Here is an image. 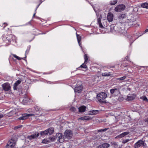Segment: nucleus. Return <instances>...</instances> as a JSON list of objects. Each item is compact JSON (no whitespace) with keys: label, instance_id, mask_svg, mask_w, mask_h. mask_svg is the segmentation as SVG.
<instances>
[{"label":"nucleus","instance_id":"nucleus-1","mask_svg":"<svg viewBox=\"0 0 148 148\" xmlns=\"http://www.w3.org/2000/svg\"><path fill=\"white\" fill-rule=\"evenodd\" d=\"M106 94L104 92H102L97 94V98L100 103H106V101L103 100H104L106 98Z\"/></svg>","mask_w":148,"mask_h":148},{"label":"nucleus","instance_id":"nucleus-2","mask_svg":"<svg viewBox=\"0 0 148 148\" xmlns=\"http://www.w3.org/2000/svg\"><path fill=\"white\" fill-rule=\"evenodd\" d=\"M64 136L65 138L68 139L71 138L73 136V132L70 130H66L64 133Z\"/></svg>","mask_w":148,"mask_h":148},{"label":"nucleus","instance_id":"nucleus-3","mask_svg":"<svg viewBox=\"0 0 148 148\" xmlns=\"http://www.w3.org/2000/svg\"><path fill=\"white\" fill-rule=\"evenodd\" d=\"M16 144V141L12 139L9 141L6 146V148H12L14 147Z\"/></svg>","mask_w":148,"mask_h":148},{"label":"nucleus","instance_id":"nucleus-4","mask_svg":"<svg viewBox=\"0 0 148 148\" xmlns=\"http://www.w3.org/2000/svg\"><path fill=\"white\" fill-rule=\"evenodd\" d=\"M125 8V6L124 5L122 4L119 5L115 8L114 10L116 12H120L124 10Z\"/></svg>","mask_w":148,"mask_h":148},{"label":"nucleus","instance_id":"nucleus-5","mask_svg":"<svg viewBox=\"0 0 148 148\" xmlns=\"http://www.w3.org/2000/svg\"><path fill=\"white\" fill-rule=\"evenodd\" d=\"M144 143L142 140H139L134 145L135 148H138L141 146H144Z\"/></svg>","mask_w":148,"mask_h":148},{"label":"nucleus","instance_id":"nucleus-6","mask_svg":"<svg viewBox=\"0 0 148 148\" xmlns=\"http://www.w3.org/2000/svg\"><path fill=\"white\" fill-rule=\"evenodd\" d=\"M35 114H22V116L18 119L23 120L27 119L29 116H34Z\"/></svg>","mask_w":148,"mask_h":148},{"label":"nucleus","instance_id":"nucleus-7","mask_svg":"<svg viewBox=\"0 0 148 148\" xmlns=\"http://www.w3.org/2000/svg\"><path fill=\"white\" fill-rule=\"evenodd\" d=\"M62 134L60 133H57L56 135V139L59 141L60 143H62L64 141V140L62 138Z\"/></svg>","mask_w":148,"mask_h":148},{"label":"nucleus","instance_id":"nucleus-8","mask_svg":"<svg viewBox=\"0 0 148 148\" xmlns=\"http://www.w3.org/2000/svg\"><path fill=\"white\" fill-rule=\"evenodd\" d=\"M82 85H77L75 88L74 90L75 93H79L82 90Z\"/></svg>","mask_w":148,"mask_h":148},{"label":"nucleus","instance_id":"nucleus-9","mask_svg":"<svg viewBox=\"0 0 148 148\" xmlns=\"http://www.w3.org/2000/svg\"><path fill=\"white\" fill-rule=\"evenodd\" d=\"M2 86L3 89L6 91L9 90L10 88V84L8 83H4L2 85Z\"/></svg>","mask_w":148,"mask_h":148},{"label":"nucleus","instance_id":"nucleus-10","mask_svg":"<svg viewBox=\"0 0 148 148\" xmlns=\"http://www.w3.org/2000/svg\"><path fill=\"white\" fill-rule=\"evenodd\" d=\"M110 93L114 95L117 96L119 95L120 92L118 88H114L110 90Z\"/></svg>","mask_w":148,"mask_h":148},{"label":"nucleus","instance_id":"nucleus-11","mask_svg":"<svg viewBox=\"0 0 148 148\" xmlns=\"http://www.w3.org/2000/svg\"><path fill=\"white\" fill-rule=\"evenodd\" d=\"M39 135V133L34 134L28 136L27 137V139L31 140L33 139L36 138Z\"/></svg>","mask_w":148,"mask_h":148},{"label":"nucleus","instance_id":"nucleus-12","mask_svg":"<svg viewBox=\"0 0 148 148\" xmlns=\"http://www.w3.org/2000/svg\"><path fill=\"white\" fill-rule=\"evenodd\" d=\"M113 14L112 13H108L107 16V18L108 21L109 22L112 21L113 20Z\"/></svg>","mask_w":148,"mask_h":148},{"label":"nucleus","instance_id":"nucleus-13","mask_svg":"<svg viewBox=\"0 0 148 148\" xmlns=\"http://www.w3.org/2000/svg\"><path fill=\"white\" fill-rule=\"evenodd\" d=\"M110 146L109 144L107 143H104L98 146L97 148H108Z\"/></svg>","mask_w":148,"mask_h":148},{"label":"nucleus","instance_id":"nucleus-14","mask_svg":"<svg viewBox=\"0 0 148 148\" xmlns=\"http://www.w3.org/2000/svg\"><path fill=\"white\" fill-rule=\"evenodd\" d=\"M15 39V36L12 35L10 34L6 37V39L9 42H11L12 40L14 41Z\"/></svg>","mask_w":148,"mask_h":148},{"label":"nucleus","instance_id":"nucleus-15","mask_svg":"<svg viewBox=\"0 0 148 148\" xmlns=\"http://www.w3.org/2000/svg\"><path fill=\"white\" fill-rule=\"evenodd\" d=\"M29 98L27 96H26L23 98L22 102L23 104L25 105L29 102Z\"/></svg>","mask_w":148,"mask_h":148},{"label":"nucleus","instance_id":"nucleus-16","mask_svg":"<svg viewBox=\"0 0 148 148\" xmlns=\"http://www.w3.org/2000/svg\"><path fill=\"white\" fill-rule=\"evenodd\" d=\"M21 82V80H18L14 84L13 89L14 90H16L17 89V86L20 84Z\"/></svg>","mask_w":148,"mask_h":148},{"label":"nucleus","instance_id":"nucleus-17","mask_svg":"<svg viewBox=\"0 0 148 148\" xmlns=\"http://www.w3.org/2000/svg\"><path fill=\"white\" fill-rule=\"evenodd\" d=\"M35 110H36V113L35 114H34L35 115H38L39 114L41 110V109L38 106H36L35 108Z\"/></svg>","mask_w":148,"mask_h":148},{"label":"nucleus","instance_id":"nucleus-18","mask_svg":"<svg viewBox=\"0 0 148 148\" xmlns=\"http://www.w3.org/2000/svg\"><path fill=\"white\" fill-rule=\"evenodd\" d=\"M99 112V110H93L90 111L88 112V114L89 115H95L97 114Z\"/></svg>","mask_w":148,"mask_h":148},{"label":"nucleus","instance_id":"nucleus-19","mask_svg":"<svg viewBox=\"0 0 148 148\" xmlns=\"http://www.w3.org/2000/svg\"><path fill=\"white\" fill-rule=\"evenodd\" d=\"M130 133V132H125L123 133H122L120 134L118 136H117V137L119 138H121L123 137H124V136L128 135V134Z\"/></svg>","mask_w":148,"mask_h":148},{"label":"nucleus","instance_id":"nucleus-20","mask_svg":"<svg viewBox=\"0 0 148 148\" xmlns=\"http://www.w3.org/2000/svg\"><path fill=\"white\" fill-rule=\"evenodd\" d=\"M86 107L84 106H82L79 108V111L80 112H84L86 110Z\"/></svg>","mask_w":148,"mask_h":148},{"label":"nucleus","instance_id":"nucleus-21","mask_svg":"<svg viewBox=\"0 0 148 148\" xmlns=\"http://www.w3.org/2000/svg\"><path fill=\"white\" fill-rule=\"evenodd\" d=\"M54 129L53 127L50 128L47 130L48 134H51L54 132Z\"/></svg>","mask_w":148,"mask_h":148},{"label":"nucleus","instance_id":"nucleus-22","mask_svg":"<svg viewBox=\"0 0 148 148\" xmlns=\"http://www.w3.org/2000/svg\"><path fill=\"white\" fill-rule=\"evenodd\" d=\"M76 36L78 43L79 46H80V45H81L80 42L81 39V36L77 34V33H76Z\"/></svg>","mask_w":148,"mask_h":148},{"label":"nucleus","instance_id":"nucleus-23","mask_svg":"<svg viewBox=\"0 0 148 148\" xmlns=\"http://www.w3.org/2000/svg\"><path fill=\"white\" fill-rule=\"evenodd\" d=\"M141 6L143 8L148 9V3H143L141 4Z\"/></svg>","mask_w":148,"mask_h":148},{"label":"nucleus","instance_id":"nucleus-24","mask_svg":"<svg viewBox=\"0 0 148 148\" xmlns=\"http://www.w3.org/2000/svg\"><path fill=\"white\" fill-rule=\"evenodd\" d=\"M49 143L54 141L56 139V138L54 136L50 137L48 138Z\"/></svg>","mask_w":148,"mask_h":148},{"label":"nucleus","instance_id":"nucleus-25","mask_svg":"<svg viewBox=\"0 0 148 148\" xmlns=\"http://www.w3.org/2000/svg\"><path fill=\"white\" fill-rule=\"evenodd\" d=\"M79 119L82 120H89L90 118L89 116H87L81 117L79 118Z\"/></svg>","mask_w":148,"mask_h":148},{"label":"nucleus","instance_id":"nucleus-26","mask_svg":"<svg viewBox=\"0 0 148 148\" xmlns=\"http://www.w3.org/2000/svg\"><path fill=\"white\" fill-rule=\"evenodd\" d=\"M126 16V14H120L119 16V18L120 19H123L125 18Z\"/></svg>","mask_w":148,"mask_h":148},{"label":"nucleus","instance_id":"nucleus-27","mask_svg":"<svg viewBox=\"0 0 148 148\" xmlns=\"http://www.w3.org/2000/svg\"><path fill=\"white\" fill-rule=\"evenodd\" d=\"M47 132H48L47 130H45L41 132L40 134L41 136H44L48 134Z\"/></svg>","mask_w":148,"mask_h":148},{"label":"nucleus","instance_id":"nucleus-28","mask_svg":"<svg viewBox=\"0 0 148 148\" xmlns=\"http://www.w3.org/2000/svg\"><path fill=\"white\" fill-rule=\"evenodd\" d=\"M112 75L110 74V72L108 73H102V75L103 76H112Z\"/></svg>","mask_w":148,"mask_h":148},{"label":"nucleus","instance_id":"nucleus-29","mask_svg":"<svg viewBox=\"0 0 148 148\" xmlns=\"http://www.w3.org/2000/svg\"><path fill=\"white\" fill-rule=\"evenodd\" d=\"M117 0H113L111 1L110 2V4L111 5H114L117 3Z\"/></svg>","mask_w":148,"mask_h":148},{"label":"nucleus","instance_id":"nucleus-30","mask_svg":"<svg viewBox=\"0 0 148 148\" xmlns=\"http://www.w3.org/2000/svg\"><path fill=\"white\" fill-rule=\"evenodd\" d=\"M15 112L14 110H13L12 111H11L10 112H9L8 114V116L9 117H10L13 115L14 114H15Z\"/></svg>","mask_w":148,"mask_h":148},{"label":"nucleus","instance_id":"nucleus-31","mask_svg":"<svg viewBox=\"0 0 148 148\" xmlns=\"http://www.w3.org/2000/svg\"><path fill=\"white\" fill-rule=\"evenodd\" d=\"M42 143L44 144H47L49 143L48 139H44L42 141Z\"/></svg>","mask_w":148,"mask_h":148},{"label":"nucleus","instance_id":"nucleus-32","mask_svg":"<svg viewBox=\"0 0 148 148\" xmlns=\"http://www.w3.org/2000/svg\"><path fill=\"white\" fill-rule=\"evenodd\" d=\"M84 59L85 60L84 63L87 64L88 62V56H84Z\"/></svg>","mask_w":148,"mask_h":148},{"label":"nucleus","instance_id":"nucleus-33","mask_svg":"<svg viewBox=\"0 0 148 148\" xmlns=\"http://www.w3.org/2000/svg\"><path fill=\"white\" fill-rule=\"evenodd\" d=\"M86 64L84 62L83 64L80 65V67L83 68H86L87 67L86 65Z\"/></svg>","mask_w":148,"mask_h":148},{"label":"nucleus","instance_id":"nucleus-34","mask_svg":"<svg viewBox=\"0 0 148 148\" xmlns=\"http://www.w3.org/2000/svg\"><path fill=\"white\" fill-rule=\"evenodd\" d=\"M136 21L134 20L132 22L130 21L129 23V24L130 25H135L136 24Z\"/></svg>","mask_w":148,"mask_h":148},{"label":"nucleus","instance_id":"nucleus-35","mask_svg":"<svg viewBox=\"0 0 148 148\" xmlns=\"http://www.w3.org/2000/svg\"><path fill=\"white\" fill-rule=\"evenodd\" d=\"M22 127H23V126L22 125H19L15 127L14 128V130H16L17 129H18L19 128H21Z\"/></svg>","mask_w":148,"mask_h":148},{"label":"nucleus","instance_id":"nucleus-36","mask_svg":"<svg viewBox=\"0 0 148 148\" xmlns=\"http://www.w3.org/2000/svg\"><path fill=\"white\" fill-rule=\"evenodd\" d=\"M126 78V76H124L121 77L117 78L116 79L117 80H122L125 79Z\"/></svg>","mask_w":148,"mask_h":148},{"label":"nucleus","instance_id":"nucleus-37","mask_svg":"<svg viewBox=\"0 0 148 148\" xmlns=\"http://www.w3.org/2000/svg\"><path fill=\"white\" fill-rule=\"evenodd\" d=\"M108 129V128H106L105 129H103L99 130L98 131V132H103L106 131Z\"/></svg>","mask_w":148,"mask_h":148},{"label":"nucleus","instance_id":"nucleus-38","mask_svg":"<svg viewBox=\"0 0 148 148\" xmlns=\"http://www.w3.org/2000/svg\"><path fill=\"white\" fill-rule=\"evenodd\" d=\"M70 110L71 111L73 112H75L76 111V109L74 107H72L71 108H70Z\"/></svg>","mask_w":148,"mask_h":148},{"label":"nucleus","instance_id":"nucleus-39","mask_svg":"<svg viewBox=\"0 0 148 148\" xmlns=\"http://www.w3.org/2000/svg\"><path fill=\"white\" fill-rule=\"evenodd\" d=\"M14 58H16L17 59H18L19 60H21V59H23V58H21L19 57L18 56H13Z\"/></svg>","mask_w":148,"mask_h":148},{"label":"nucleus","instance_id":"nucleus-40","mask_svg":"<svg viewBox=\"0 0 148 148\" xmlns=\"http://www.w3.org/2000/svg\"><path fill=\"white\" fill-rule=\"evenodd\" d=\"M134 97H132V96H128L127 97V98L129 100H133L134 98Z\"/></svg>","mask_w":148,"mask_h":148},{"label":"nucleus","instance_id":"nucleus-41","mask_svg":"<svg viewBox=\"0 0 148 148\" xmlns=\"http://www.w3.org/2000/svg\"><path fill=\"white\" fill-rule=\"evenodd\" d=\"M130 141V140L129 139L124 140L122 141V143L124 144H125Z\"/></svg>","mask_w":148,"mask_h":148},{"label":"nucleus","instance_id":"nucleus-42","mask_svg":"<svg viewBox=\"0 0 148 148\" xmlns=\"http://www.w3.org/2000/svg\"><path fill=\"white\" fill-rule=\"evenodd\" d=\"M142 99L143 100L146 101H147L148 99L146 97H142Z\"/></svg>","mask_w":148,"mask_h":148},{"label":"nucleus","instance_id":"nucleus-43","mask_svg":"<svg viewBox=\"0 0 148 148\" xmlns=\"http://www.w3.org/2000/svg\"><path fill=\"white\" fill-rule=\"evenodd\" d=\"M29 49H30V47H29V49H27L26 50V52H25V56H26V55L28 54V53L29 52Z\"/></svg>","mask_w":148,"mask_h":148},{"label":"nucleus","instance_id":"nucleus-44","mask_svg":"<svg viewBox=\"0 0 148 148\" xmlns=\"http://www.w3.org/2000/svg\"><path fill=\"white\" fill-rule=\"evenodd\" d=\"M99 25V27L100 28H104L103 26L101 23H98Z\"/></svg>","mask_w":148,"mask_h":148},{"label":"nucleus","instance_id":"nucleus-45","mask_svg":"<svg viewBox=\"0 0 148 148\" xmlns=\"http://www.w3.org/2000/svg\"><path fill=\"white\" fill-rule=\"evenodd\" d=\"M101 18L99 17L97 18V22H98V23H101Z\"/></svg>","mask_w":148,"mask_h":148},{"label":"nucleus","instance_id":"nucleus-46","mask_svg":"<svg viewBox=\"0 0 148 148\" xmlns=\"http://www.w3.org/2000/svg\"><path fill=\"white\" fill-rule=\"evenodd\" d=\"M5 114H0V119L1 118H3V117L5 116Z\"/></svg>","mask_w":148,"mask_h":148},{"label":"nucleus","instance_id":"nucleus-47","mask_svg":"<svg viewBox=\"0 0 148 148\" xmlns=\"http://www.w3.org/2000/svg\"><path fill=\"white\" fill-rule=\"evenodd\" d=\"M117 27L116 26H115L114 27V30L116 31L117 32H119L120 31L119 30H116V28Z\"/></svg>","mask_w":148,"mask_h":148},{"label":"nucleus","instance_id":"nucleus-48","mask_svg":"<svg viewBox=\"0 0 148 148\" xmlns=\"http://www.w3.org/2000/svg\"><path fill=\"white\" fill-rule=\"evenodd\" d=\"M28 110L29 112H32V111H31V110L30 109H28Z\"/></svg>","mask_w":148,"mask_h":148},{"label":"nucleus","instance_id":"nucleus-49","mask_svg":"<svg viewBox=\"0 0 148 148\" xmlns=\"http://www.w3.org/2000/svg\"><path fill=\"white\" fill-rule=\"evenodd\" d=\"M126 90H130V88H128V87H126Z\"/></svg>","mask_w":148,"mask_h":148},{"label":"nucleus","instance_id":"nucleus-50","mask_svg":"<svg viewBox=\"0 0 148 148\" xmlns=\"http://www.w3.org/2000/svg\"><path fill=\"white\" fill-rule=\"evenodd\" d=\"M148 32V29H146L145 31V33L147 32Z\"/></svg>","mask_w":148,"mask_h":148},{"label":"nucleus","instance_id":"nucleus-51","mask_svg":"<svg viewBox=\"0 0 148 148\" xmlns=\"http://www.w3.org/2000/svg\"><path fill=\"white\" fill-rule=\"evenodd\" d=\"M146 122H148V118L146 119Z\"/></svg>","mask_w":148,"mask_h":148},{"label":"nucleus","instance_id":"nucleus-52","mask_svg":"<svg viewBox=\"0 0 148 148\" xmlns=\"http://www.w3.org/2000/svg\"><path fill=\"white\" fill-rule=\"evenodd\" d=\"M131 37V36H130V35H128V36L127 37L130 38Z\"/></svg>","mask_w":148,"mask_h":148},{"label":"nucleus","instance_id":"nucleus-53","mask_svg":"<svg viewBox=\"0 0 148 148\" xmlns=\"http://www.w3.org/2000/svg\"><path fill=\"white\" fill-rule=\"evenodd\" d=\"M39 6V5H38V6L37 7V8H36V10H35V11H36V10H37V8H38V7Z\"/></svg>","mask_w":148,"mask_h":148},{"label":"nucleus","instance_id":"nucleus-54","mask_svg":"<svg viewBox=\"0 0 148 148\" xmlns=\"http://www.w3.org/2000/svg\"><path fill=\"white\" fill-rule=\"evenodd\" d=\"M127 58H126V59H127V60H129L128 58V56H127Z\"/></svg>","mask_w":148,"mask_h":148},{"label":"nucleus","instance_id":"nucleus-55","mask_svg":"<svg viewBox=\"0 0 148 148\" xmlns=\"http://www.w3.org/2000/svg\"><path fill=\"white\" fill-rule=\"evenodd\" d=\"M36 13H35L33 15V17H34L35 16V14H36Z\"/></svg>","mask_w":148,"mask_h":148},{"label":"nucleus","instance_id":"nucleus-56","mask_svg":"<svg viewBox=\"0 0 148 148\" xmlns=\"http://www.w3.org/2000/svg\"><path fill=\"white\" fill-rule=\"evenodd\" d=\"M11 55H12V56H16V55L15 54H11Z\"/></svg>","mask_w":148,"mask_h":148},{"label":"nucleus","instance_id":"nucleus-57","mask_svg":"<svg viewBox=\"0 0 148 148\" xmlns=\"http://www.w3.org/2000/svg\"><path fill=\"white\" fill-rule=\"evenodd\" d=\"M4 24H6V23H4Z\"/></svg>","mask_w":148,"mask_h":148},{"label":"nucleus","instance_id":"nucleus-58","mask_svg":"<svg viewBox=\"0 0 148 148\" xmlns=\"http://www.w3.org/2000/svg\"><path fill=\"white\" fill-rule=\"evenodd\" d=\"M84 56H87V55L86 54H85Z\"/></svg>","mask_w":148,"mask_h":148},{"label":"nucleus","instance_id":"nucleus-59","mask_svg":"<svg viewBox=\"0 0 148 148\" xmlns=\"http://www.w3.org/2000/svg\"><path fill=\"white\" fill-rule=\"evenodd\" d=\"M92 7H93V8H94V7L92 6Z\"/></svg>","mask_w":148,"mask_h":148},{"label":"nucleus","instance_id":"nucleus-60","mask_svg":"<svg viewBox=\"0 0 148 148\" xmlns=\"http://www.w3.org/2000/svg\"><path fill=\"white\" fill-rule=\"evenodd\" d=\"M147 135H148V134Z\"/></svg>","mask_w":148,"mask_h":148}]
</instances>
